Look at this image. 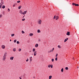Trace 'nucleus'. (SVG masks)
<instances>
[{
    "mask_svg": "<svg viewBox=\"0 0 79 79\" xmlns=\"http://www.w3.org/2000/svg\"><path fill=\"white\" fill-rule=\"evenodd\" d=\"M58 48H61V47H60V45H58Z\"/></svg>",
    "mask_w": 79,
    "mask_h": 79,
    "instance_id": "6ab92c4d",
    "label": "nucleus"
},
{
    "mask_svg": "<svg viewBox=\"0 0 79 79\" xmlns=\"http://www.w3.org/2000/svg\"><path fill=\"white\" fill-rule=\"evenodd\" d=\"M38 41H39V42H40V39H39L38 40Z\"/></svg>",
    "mask_w": 79,
    "mask_h": 79,
    "instance_id": "79ce46f5",
    "label": "nucleus"
},
{
    "mask_svg": "<svg viewBox=\"0 0 79 79\" xmlns=\"http://www.w3.org/2000/svg\"><path fill=\"white\" fill-rule=\"evenodd\" d=\"M56 18V16L55 15L54 16L53 19H55V18Z\"/></svg>",
    "mask_w": 79,
    "mask_h": 79,
    "instance_id": "ea45409f",
    "label": "nucleus"
},
{
    "mask_svg": "<svg viewBox=\"0 0 79 79\" xmlns=\"http://www.w3.org/2000/svg\"><path fill=\"white\" fill-rule=\"evenodd\" d=\"M73 60H74V58H73Z\"/></svg>",
    "mask_w": 79,
    "mask_h": 79,
    "instance_id": "6e6d98bb",
    "label": "nucleus"
},
{
    "mask_svg": "<svg viewBox=\"0 0 79 79\" xmlns=\"http://www.w3.org/2000/svg\"><path fill=\"white\" fill-rule=\"evenodd\" d=\"M13 58H14V57H10V60H13Z\"/></svg>",
    "mask_w": 79,
    "mask_h": 79,
    "instance_id": "9d476101",
    "label": "nucleus"
},
{
    "mask_svg": "<svg viewBox=\"0 0 79 79\" xmlns=\"http://www.w3.org/2000/svg\"><path fill=\"white\" fill-rule=\"evenodd\" d=\"M37 32L38 33H39V32H40V30H38Z\"/></svg>",
    "mask_w": 79,
    "mask_h": 79,
    "instance_id": "dca6fc26",
    "label": "nucleus"
},
{
    "mask_svg": "<svg viewBox=\"0 0 79 79\" xmlns=\"http://www.w3.org/2000/svg\"><path fill=\"white\" fill-rule=\"evenodd\" d=\"M61 72H63V68H62L61 69Z\"/></svg>",
    "mask_w": 79,
    "mask_h": 79,
    "instance_id": "bb28decb",
    "label": "nucleus"
},
{
    "mask_svg": "<svg viewBox=\"0 0 79 79\" xmlns=\"http://www.w3.org/2000/svg\"><path fill=\"white\" fill-rule=\"evenodd\" d=\"M51 67V65L49 64L48 65V68H50Z\"/></svg>",
    "mask_w": 79,
    "mask_h": 79,
    "instance_id": "4468645a",
    "label": "nucleus"
},
{
    "mask_svg": "<svg viewBox=\"0 0 79 79\" xmlns=\"http://www.w3.org/2000/svg\"><path fill=\"white\" fill-rule=\"evenodd\" d=\"M24 20H25V19H22V21H24Z\"/></svg>",
    "mask_w": 79,
    "mask_h": 79,
    "instance_id": "a19ab883",
    "label": "nucleus"
},
{
    "mask_svg": "<svg viewBox=\"0 0 79 79\" xmlns=\"http://www.w3.org/2000/svg\"><path fill=\"white\" fill-rule=\"evenodd\" d=\"M48 53H50V52H50V51H48Z\"/></svg>",
    "mask_w": 79,
    "mask_h": 79,
    "instance_id": "09e8293b",
    "label": "nucleus"
},
{
    "mask_svg": "<svg viewBox=\"0 0 79 79\" xmlns=\"http://www.w3.org/2000/svg\"><path fill=\"white\" fill-rule=\"evenodd\" d=\"M65 69L66 70H68V67H65Z\"/></svg>",
    "mask_w": 79,
    "mask_h": 79,
    "instance_id": "aec40b11",
    "label": "nucleus"
},
{
    "mask_svg": "<svg viewBox=\"0 0 79 79\" xmlns=\"http://www.w3.org/2000/svg\"><path fill=\"white\" fill-rule=\"evenodd\" d=\"M52 50L51 49V50H50V52H52Z\"/></svg>",
    "mask_w": 79,
    "mask_h": 79,
    "instance_id": "de8ad7c7",
    "label": "nucleus"
},
{
    "mask_svg": "<svg viewBox=\"0 0 79 79\" xmlns=\"http://www.w3.org/2000/svg\"><path fill=\"white\" fill-rule=\"evenodd\" d=\"M3 3H4L2 2L0 4L2 5H3Z\"/></svg>",
    "mask_w": 79,
    "mask_h": 79,
    "instance_id": "cd10ccee",
    "label": "nucleus"
},
{
    "mask_svg": "<svg viewBox=\"0 0 79 79\" xmlns=\"http://www.w3.org/2000/svg\"><path fill=\"white\" fill-rule=\"evenodd\" d=\"M29 61V59H28V58H27V59L26 60V61H27H27Z\"/></svg>",
    "mask_w": 79,
    "mask_h": 79,
    "instance_id": "f704fd0d",
    "label": "nucleus"
},
{
    "mask_svg": "<svg viewBox=\"0 0 79 79\" xmlns=\"http://www.w3.org/2000/svg\"><path fill=\"white\" fill-rule=\"evenodd\" d=\"M72 5H75L76 6H79V4H76L74 3H73Z\"/></svg>",
    "mask_w": 79,
    "mask_h": 79,
    "instance_id": "f03ea898",
    "label": "nucleus"
},
{
    "mask_svg": "<svg viewBox=\"0 0 79 79\" xmlns=\"http://www.w3.org/2000/svg\"><path fill=\"white\" fill-rule=\"evenodd\" d=\"M14 42H15V43H16V40H14Z\"/></svg>",
    "mask_w": 79,
    "mask_h": 79,
    "instance_id": "a878e982",
    "label": "nucleus"
},
{
    "mask_svg": "<svg viewBox=\"0 0 79 79\" xmlns=\"http://www.w3.org/2000/svg\"><path fill=\"white\" fill-rule=\"evenodd\" d=\"M35 48H33V51L35 52Z\"/></svg>",
    "mask_w": 79,
    "mask_h": 79,
    "instance_id": "393cba45",
    "label": "nucleus"
},
{
    "mask_svg": "<svg viewBox=\"0 0 79 79\" xmlns=\"http://www.w3.org/2000/svg\"><path fill=\"white\" fill-rule=\"evenodd\" d=\"M15 5H13V7H15Z\"/></svg>",
    "mask_w": 79,
    "mask_h": 79,
    "instance_id": "a18cd8bd",
    "label": "nucleus"
},
{
    "mask_svg": "<svg viewBox=\"0 0 79 79\" xmlns=\"http://www.w3.org/2000/svg\"><path fill=\"white\" fill-rule=\"evenodd\" d=\"M68 40V38H67V39H65L64 40V42H66Z\"/></svg>",
    "mask_w": 79,
    "mask_h": 79,
    "instance_id": "1a4fd4ad",
    "label": "nucleus"
},
{
    "mask_svg": "<svg viewBox=\"0 0 79 79\" xmlns=\"http://www.w3.org/2000/svg\"><path fill=\"white\" fill-rule=\"evenodd\" d=\"M27 13V10H26V11H24L23 12L22 14L23 15H25V14H26Z\"/></svg>",
    "mask_w": 79,
    "mask_h": 79,
    "instance_id": "20e7f679",
    "label": "nucleus"
},
{
    "mask_svg": "<svg viewBox=\"0 0 79 79\" xmlns=\"http://www.w3.org/2000/svg\"><path fill=\"white\" fill-rule=\"evenodd\" d=\"M34 55V56H35L37 55V51L35 52Z\"/></svg>",
    "mask_w": 79,
    "mask_h": 79,
    "instance_id": "0eeeda50",
    "label": "nucleus"
},
{
    "mask_svg": "<svg viewBox=\"0 0 79 79\" xmlns=\"http://www.w3.org/2000/svg\"><path fill=\"white\" fill-rule=\"evenodd\" d=\"M77 68H78V67H77Z\"/></svg>",
    "mask_w": 79,
    "mask_h": 79,
    "instance_id": "4d7b16f0",
    "label": "nucleus"
},
{
    "mask_svg": "<svg viewBox=\"0 0 79 79\" xmlns=\"http://www.w3.org/2000/svg\"><path fill=\"white\" fill-rule=\"evenodd\" d=\"M19 78H20V79H21V78H20V77H19Z\"/></svg>",
    "mask_w": 79,
    "mask_h": 79,
    "instance_id": "3c124183",
    "label": "nucleus"
},
{
    "mask_svg": "<svg viewBox=\"0 0 79 79\" xmlns=\"http://www.w3.org/2000/svg\"><path fill=\"white\" fill-rule=\"evenodd\" d=\"M52 62L54 61V59H52Z\"/></svg>",
    "mask_w": 79,
    "mask_h": 79,
    "instance_id": "7c9ffc66",
    "label": "nucleus"
},
{
    "mask_svg": "<svg viewBox=\"0 0 79 79\" xmlns=\"http://www.w3.org/2000/svg\"><path fill=\"white\" fill-rule=\"evenodd\" d=\"M11 36L12 37H13V36H15V34H12L11 35Z\"/></svg>",
    "mask_w": 79,
    "mask_h": 79,
    "instance_id": "5701e85b",
    "label": "nucleus"
},
{
    "mask_svg": "<svg viewBox=\"0 0 79 79\" xmlns=\"http://www.w3.org/2000/svg\"><path fill=\"white\" fill-rule=\"evenodd\" d=\"M3 0H1V2H3Z\"/></svg>",
    "mask_w": 79,
    "mask_h": 79,
    "instance_id": "49530a36",
    "label": "nucleus"
},
{
    "mask_svg": "<svg viewBox=\"0 0 79 79\" xmlns=\"http://www.w3.org/2000/svg\"><path fill=\"white\" fill-rule=\"evenodd\" d=\"M67 35H70V32L69 31L67 32L66 34Z\"/></svg>",
    "mask_w": 79,
    "mask_h": 79,
    "instance_id": "39448f33",
    "label": "nucleus"
},
{
    "mask_svg": "<svg viewBox=\"0 0 79 79\" xmlns=\"http://www.w3.org/2000/svg\"><path fill=\"white\" fill-rule=\"evenodd\" d=\"M29 35L30 36H32V35H33V33H30Z\"/></svg>",
    "mask_w": 79,
    "mask_h": 79,
    "instance_id": "9b49d317",
    "label": "nucleus"
},
{
    "mask_svg": "<svg viewBox=\"0 0 79 79\" xmlns=\"http://www.w3.org/2000/svg\"><path fill=\"white\" fill-rule=\"evenodd\" d=\"M10 41L11 42V40H10Z\"/></svg>",
    "mask_w": 79,
    "mask_h": 79,
    "instance_id": "603ef678",
    "label": "nucleus"
},
{
    "mask_svg": "<svg viewBox=\"0 0 79 79\" xmlns=\"http://www.w3.org/2000/svg\"><path fill=\"white\" fill-rule=\"evenodd\" d=\"M21 6H19V9H20L21 8Z\"/></svg>",
    "mask_w": 79,
    "mask_h": 79,
    "instance_id": "c9c22d12",
    "label": "nucleus"
},
{
    "mask_svg": "<svg viewBox=\"0 0 79 79\" xmlns=\"http://www.w3.org/2000/svg\"><path fill=\"white\" fill-rule=\"evenodd\" d=\"M23 16H25V15H24Z\"/></svg>",
    "mask_w": 79,
    "mask_h": 79,
    "instance_id": "5fc2aeb1",
    "label": "nucleus"
},
{
    "mask_svg": "<svg viewBox=\"0 0 79 79\" xmlns=\"http://www.w3.org/2000/svg\"><path fill=\"white\" fill-rule=\"evenodd\" d=\"M5 8V5L3 6L2 7V8H3V9H4Z\"/></svg>",
    "mask_w": 79,
    "mask_h": 79,
    "instance_id": "2eb2a0df",
    "label": "nucleus"
},
{
    "mask_svg": "<svg viewBox=\"0 0 79 79\" xmlns=\"http://www.w3.org/2000/svg\"><path fill=\"white\" fill-rule=\"evenodd\" d=\"M52 76H49V79H52Z\"/></svg>",
    "mask_w": 79,
    "mask_h": 79,
    "instance_id": "ddd939ff",
    "label": "nucleus"
},
{
    "mask_svg": "<svg viewBox=\"0 0 79 79\" xmlns=\"http://www.w3.org/2000/svg\"><path fill=\"white\" fill-rule=\"evenodd\" d=\"M20 13H21V14H22V13H23V12L22 11V10H20Z\"/></svg>",
    "mask_w": 79,
    "mask_h": 79,
    "instance_id": "f3484780",
    "label": "nucleus"
},
{
    "mask_svg": "<svg viewBox=\"0 0 79 79\" xmlns=\"http://www.w3.org/2000/svg\"><path fill=\"white\" fill-rule=\"evenodd\" d=\"M58 19H59V17L58 16H56V20L58 21Z\"/></svg>",
    "mask_w": 79,
    "mask_h": 79,
    "instance_id": "6e6552de",
    "label": "nucleus"
},
{
    "mask_svg": "<svg viewBox=\"0 0 79 79\" xmlns=\"http://www.w3.org/2000/svg\"><path fill=\"white\" fill-rule=\"evenodd\" d=\"M54 48H52V52H53V50H54Z\"/></svg>",
    "mask_w": 79,
    "mask_h": 79,
    "instance_id": "37998d69",
    "label": "nucleus"
},
{
    "mask_svg": "<svg viewBox=\"0 0 79 79\" xmlns=\"http://www.w3.org/2000/svg\"><path fill=\"white\" fill-rule=\"evenodd\" d=\"M2 15H5V11H3V12H2Z\"/></svg>",
    "mask_w": 79,
    "mask_h": 79,
    "instance_id": "4be33fe9",
    "label": "nucleus"
},
{
    "mask_svg": "<svg viewBox=\"0 0 79 79\" xmlns=\"http://www.w3.org/2000/svg\"><path fill=\"white\" fill-rule=\"evenodd\" d=\"M32 57H31L30 59V61H32Z\"/></svg>",
    "mask_w": 79,
    "mask_h": 79,
    "instance_id": "a211bd4d",
    "label": "nucleus"
},
{
    "mask_svg": "<svg viewBox=\"0 0 79 79\" xmlns=\"http://www.w3.org/2000/svg\"><path fill=\"white\" fill-rule=\"evenodd\" d=\"M57 57H56L55 58V60L56 61H57Z\"/></svg>",
    "mask_w": 79,
    "mask_h": 79,
    "instance_id": "2f4dec72",
    "label": "nucleus"
},
{
    "mask_svg": "<svg viewBox=\"0 0 79 79\" xmlns=\"http://www.w3.org/2000/svg\"><path fill=\"white\" fill-rule=\"evenodd\" d=\"M38 46H39V44H36L35 45V47H38Z\"/></svg>",
    "mask_w": 79,
    "mask_h": 79,
    "instance_id": "f8f14e48",
    "label": "nucleus"
},
{
    "mask_svg": "<svg viewBox=\"0 0 79 79\" xmlns=\"http://www.w3.org/2000/svg\"><path fill=\"white\" fill-rule=\"evenodd\" d=\"M2 6L1 5L0 6V8H2Z\"/></svg>",
    "mask_w": 79,
    "mask_h": 79,
    "instance_id": "58836bf2",
    "label": "nucleus"
},
{
    "mask_svg": "<svg viewBox=\"0 0 79 79\" xmlns=\"http://www.w3.org/2000/svg\"><path fill=\"white\" fill-rule=\"evenodd\" d=\"M17 3H19L20 2V1H19L17 2Z\"/></svg>",
    "mask_w": 79,
    "mask_h": 79,
    "instance_id": "c03bdc74",
    "label": "nucleus"
},
{
    "mask_svg": "<svg viewBox=\"0 0 79 79\" xmlns=\"http://www.w3.org/2000/svg\"><path fill=\"white\" fill-rule=\"evenodd\" d=\"M38 22L39 24H40L42 23V20H38Z\"/></svg>",
    "mask_w": 79,
    "mask_h": 79,
    "instance_id": "7ed1b4c3",
    "label": "nucleus"
},
{
    "mask_svg": "<svg viewBox=\"0 0 79 79\" xmlns=\"http://www.w3.org/2000/svg\"><path fill=\"white\" fill-rule=\"evenodd\" d=\"M51 68H53V65H51Z\"/></svg>",
    "mask_w": 79,
    "mask_h": 79,
    "instance_id": "4c0bfd02",
    "label": "nucleus"
},
{
    "mask_svg": "<svg viewBox=\"0 0 79 79\" xmlns=\"http://www.w3.org/2000/svg\"><path fill=\"white\" fill-rule=\"evenodd\" d=\"M22 34H24L25 32L23 31H22Z\"/></svg>",
    "mask_w": 79,
    "mask_h": 79,
    "instance_id": "c85d7f7f",
    "label": "nucleus"
},
{
    "mask_svg": "<svg viewBox=\"0 0 79 79\" xmlns=\"http://www.w3.org/2000/svg\"><path fill=\"white\" fill-rule=\"evenodd\" d=\"M8 11H10V9H9V8H8Z\"/></svg>",
    "mask_w": 79,
    "mask_h": 79,
    "instance_id": "e433bc0d",
    "label": "nucleus"
},
{
    "mask_svg": "<svg viewBox=\"0 0 79 79\" xmlns=\"http://www.w3.org/2000/svg\"><path fill=\"white\" fill-rule=\"evenodd\" d=\"M33 78H35V77H34Z\"/></svg>",
    "mask_w": 79,
    "mask_h": 79,
    "instance_id": "864d4df0",
    "label": "nucleus"
},
{
    "mask_svg": "<svg viewBox=\"0 0 79 79\" xmlns=\"http://www.w3.org/2000/svg\"><path fill=\"white\" fill-rule=\"evenodd\" d=\"M2 48L3 49H5V46L4 45H2Z\"/></svg>",
    "mask_w": 79,
    "mask_h": 79,
    "instance_id": "423d86ee",
    "label": "nucleus"
},
{
    "mask_svg": "<svg viewBox=\"0 0 79 79\" xmlns=\"http://www.w3.org/2000/svg\"><path fill=\"white\" fill-rule=\"evenodd\" d=\"M17 44H19V41H17Z\"/></svg>",
    "mask_w": 79,
    "mask_h": 79,
    "instance_id": "c756f323",
    "label": "nucleus"
},
{
    "mask_svg": "<svg viewBox=\"0 0 79 79\" xmlns=\"http://www.w3.org/2000/svg\"><path fill=\"white\" fill-rule=\"evenodd\" d=\"M13 50L14 51V52H16V48H14Z\"/></svg>",
    "mask_w": 79,
    "mask_h": 79,
    "instance_id": "412c9836",
    "label": "nucleus"
},
{
    "mask_svg": "<svg viewBox=\"0 0 79 79\" xmlns=\"http://www.w3.org/2000/svg\"><path fill=\"white\" fill-rule=\"evenodd\" d=\"M2 15L1 14L0 15V18H2Z\"/></svg>",
    "mask_w": 79,
    "mask_h": 79,
    "instance_id": "473e14b6",
    "label": "nucleus"
},
{
    "mask_svg": "<svg viewBox=\"0 0 79 79\" xmlns=\"http://www.w3.org/2000/svg\"><path fill=\"white\" fill-rule=\"evenodd\" d=\"M24 18V16H23V18Z\"/></svg>",
    "mask_w": 79,
    "mask_h": 79,
    "instance_id": "8fccbe9b",
    "label": "nucleus"
},
{
    "mask_svg": "<svg viewBox=\"0 0 79 79\" xmlns=\"http://www.w3.org/2000/svg\"><path fill=\"white\" fill-rule=\"evenodd\" d=\"M19 52H21V48H19Z\"/></svg>",
    "mask_w": 79,
    "mask_h": 79,
    "instance_id": "b1692460",
    "label": "nucleus"
},
{
    "mask_svg": "<svg viewBox=\"0 0 79 79\" xmlns=\"http://www.w3.org/2000/svg\"><path fill=\"white\" fill-rule=\"evenodd\" d=\"M57 56H58V54L57 53L56 54V57H57Z\"/></svg>",
    "mask_w": 79,
    "mask_h": 79,
    "instance_id": "72a5a7b5",
    "label": "nucleus"
},
{
    "mask_svg": "<svg viewBox=\"0 0 79 79\" xmlns=\"http://www.w3.org/2000/svg\"><path fill=\"white\" fill-rule=\"evenodd\" d=\"M6 55H7V54L6 53H5L4 54V56H3V60H5V58H6Z\"/></svg>",
    "mask_w": 79,
    "mask_h": 79,
    "instance_id": "f257e3e1",
    "label": "nucleus"
}]
</instances>
